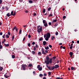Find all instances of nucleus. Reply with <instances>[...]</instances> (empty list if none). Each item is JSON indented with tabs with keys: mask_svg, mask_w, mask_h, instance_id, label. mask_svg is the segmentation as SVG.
<instances>
[{
	"mask_svg": "<svg viewBox=\"0 0 79 79\" xmlns=\"http://www.w3.org/2000/svg\"><path fill=\"white\" fill-rule=\"evenodd\" d=\"M46 60L45 61V63L46 64H49V63H52V59H51L49 61V57L48 56H47L46 58Z\"/></svg>",
	"mask_w": 79,
	"mask_h": 79,
	"instance_id": "1",
	"label": "nucleus"
},
{
	"mask_svg": "<svg viewBox=\"0 0 79 79\" xmlns=\"http://www.w3.org/2000/svg\"><path fill=\"white\" fill-rule=\"evenodd\" d=\"M42 31V27L39 25L37 28V32H38V33L39 34L40 32H41Z\"/></svg>",
	"mask_w": 79,
	"mask_h": 79,
	"instance_id": "2",
	"label": "nucleus"
},
{
	"mask_svg": "<svg viewBox=\"0 0 79 79\" xmlns=\"http://www.w3.org/2000/svg\"><path fill=\"white\" fill-rule=\"evenodd\" d=\"M22 67L21 68H23V70H26V68L27 67V65H22Z\"/></svg>",
	"mask_w": 79,
	"mask_h": 79,
	"instance_id": "3",
	"label": "nucleus"
},
{
	"mask_svg": "<svg viewBox=\"0 0 79 79\" xmlns=\"http://www.w3.org/2000/svg\"><path fill=\"white\" fill-rule=\"evenodd\" d=\"M47 37H48V38H50V33H48L47 34Z\"/></svg>",
	"mask_w": 79,
	"mask_h": 79,
	"instance_id": "4",
	"label": "nucleus"
},
{
	"mask_svg": "<svg viewBox=\"0 0 79 79\" xmlns=\"http://www.w3.org/2000/svg\"><path fill=\"white\" fill-rule=\"evenodd\" d=\"M46 66L47 68H48L49 69V70H50V71H52V68H50V66H48V65H46Z\"/></svg>",
	"mask_w": 79,
	"mask_h": 79,
	"instance_id": "5",
	"label": "nucleus"
},
{
	"mask_svg": "<svg viewBox=\"0 0 79 79\" xmlns=\"http://www.w3.org/2000/svg\"><path fill=\"white\" fill-rule=\"evenodd\" d=\"M43 44L44 45V46L46 45V44H47V42L45 41H44L43 42Z\"/></svg>",
	"mask_w": 79,
	"mask_h": 79,
	"instance_id": "6",
	"label": "nucleus"
},
{
	"mask_svg": "<svg viewBox=\"0 0 79 79\" xmlns=\"http://www.w3.org/2000/svg\"><path fill=\"white\" fill-rule=\"evenodd\" d=\"M55 67L56 69H57V68H59V66L58 65H55Z\"/></svg>",
	"mask_w": 79,
	"mask_h": 79,
	"instance_id": "7",
	"label": "nucleus"
},
{
	"mask_svg": "<svg viewBox=\"0 0 79 79\" xmlns=\"http://www.w3.org/2000/svg\"><path fill=\"white\" fill-rule=\"evenodd\" d=\"M73 52H70L69 53V55L71 56H73Z\"/></svg>",
	"mask_w": 79,
	"mask_h": 79,
	"instance_id": "8",
	"label": "nucleus"
},
{
	"mask_svg": "<svg viewBox=\"0 0 79 79\" xmlns=\"http://www.w3.org/2000/svg\"><path fill=\"white\" fill-rule=\"evenodd\" d=\"M4 45H5V46L6 47H9V46H10V44H4Z\"/></svg>",
	"mask_w": 79,
	"mask_h": 79,
	"instance_id": "9",
	"label": "nucleus"
},
{
	"mask_svg": "<svg viewBox=\"0 0 79 79\" xmlns=\"http://www.w3.org/2000/svg\"><path fill=\"white\" fill-rule=\"evenodd\" d=\"M44 25L45 27L48 26V24H47V22L46 23H44Z\"/></svg>",
	"mask_w": 79,
	"mask_h": 79,
	"instance_id": "10",
	"label": "nucleus"
},
{
	"mask_svg": "<svg viewBox=\"0 0 79 79\" xmlns=\"http://www.w3.org/2000/svg\"><path fill=\"white\" fill-rule=\"evenodd\" d=\"M33 67V65L32 64H30L28 65V67Z\"/></svg>",
	"mask_w": 79,
	"mask_h": 79,
	"instance_id": "11",
	"label": "nucleus"
},
{
	"mask_svg": "<svg viewBox=\"0 0 79 79\" xmlns=\"http://www.w3.org/2000/svg\"><path fill=\"white\" fill-rule=\"evenodd\" d=\"M38 70L39 71H42V68L40 67L38 69Z\"/></svg>",
	"mask_w": 79,
	"mask_h": 79,
	"instance_id": "12",
	"label": "nucleus"
},
{
	"mask_svg": "<svg viewBox=\"0 0 79 79\" xmlns=\"http://www.w3.org/2000/svg\"><path fill=\"white\" fill-rule=\"evenodd\" d=\"M57 21V20L56 19H53L52 20L53 23H55Z\"/></svg>",
	"mask_w": 79,
	"mask_h": 79,
	"instance_id": "13",
	"label": "nucleus"
},
{
	"mask_svg": "<svg viewBox=\"0 0 79 79\" xmlns=\"http://www.w3.org/2000/svg\"><path fill=\"white\" fill-rule=\"evenodd\" d=\"M43 22L44 24H45V23H47V21L46 20H43Z\"/></svg>",
	"mask_w": 79,
	"mask_h": 79,
	"instance_id": "14",
	"label": "nucleus"
},
{
	"mask_svg": "<svg viewBox=\"0 0 79 79\" xmlns=\"http://www.w3.org/2000/svg\"><path fill=\"white\" fill-rule=\"evenodd\" d=\"M28 2L29 3H33V1L32 0H30L28 1Z\"/></svg>",
	"mask_w": 79,
	"mask_h": 79,
	"instance_id": "15",
	"label": "nucleus"
},
{
	"mask_svg": "<svg viewBox=\"0 0 79 79\" xmlns=\"http://www.w3.org/2000/svg\"><path fill=\"white\" fill-rule=\"evenodd\" d=\"M31 53L33 55H35V52L34 51H32Z\"/></svg>",
	"mask_w": 79,
	"mask_h": 79,
	"instance_id": "16",
	"label": "nucleus"
},
{
	"mask_svg": "<svg viewBox=\"0 0 79 79\" xmlns=\"http://www.w3.org/2000/svg\"><path fill=\"white\" fill-rule=\"evenodd\" d=\"M45 48L46 49V50H48V49L49 48L48 46H45Z\"/></svg>",
	"mask_w": 79,
	"mask_h": 79,
	"instance_id": "17",
	"label": "nucleus"
},
{
	"mask_svg": "<svg viewBox=\"0 0 79 79\" xmlns=\"http://www.w3.org/2000/svg\"><path fill=\"white\" fill-rule=\"evenodd\" d=\"M38 55H39V56H40L41 55V52H39L38 53Z\"/></svg>",
	"mask_w": 79,
	"mask_h": 79,
	"instance_id": "18",
	"label": "nucleus"
},
{
	"mask_svg": "<svg viewBox=\"0 0 79 79\" xmlns=\"http://www.w3.org/2000/svg\"><path fill=\"white\" fill-rule=\"evenodd\" d=\"M43 13H45V9H44L43 10Z\"/></svg>",
	"mask_w": 79,
	"mask_h": 79,
	"instance_id": "19",
	"label": "nucleus"
},
{
	"mask_svg": "<svg viewBox=\"0 0 79 79\" xmlns=\"http://www.w3.org/2000/svg\"><path fill=\"white\" fill-rule=\"evenodd\" d=\"M49 38L48 37H46V38H45V40H47V41H48V40Z\"/></svg>",
	"mask_w": 79,
	"mask_h": 79,
	"instance_id": "20",
	"label": "nucleus"
},
{
	"mask_svg": "<svg viewBox=\"0 0 79 79\" xmlns=\"http://www.w3.org/2000/svg\"><path fill=\"white\" fill-rule=\"evenodd\" d=\"M71 69L72 70H74V69H75V68H74L73 67H71Z\"/></svg>",
	"mask_w": 79,
	"mask_h": 79,
	"instance_id": "21",
	"label": "nucleus"
},
{
	"mask_svg": "<svg viewBox=\"0 0 79 79\" xmlns=\"http://www.w3.org/2000/svg\"><path fill=\"white\" fill-rule=\"evenodd\" d=\"M42 54H45V51H44V50H43L42 51Z\"/></svg>",
	"mask_w": 79,
	"mask_h": 79,
	"instance_id": "22",
	"label": "nucleus"
},
{
	"mask_svg": "<svg viewBox=\"0 0 79 79\" xmlns=\"http://www.w3.org/2000/svg\"><path fill=\"white\" fill-rule=\"evenodd\" d=\"M39 40L40 41H42V40H43V38H42V37L40 38L39 39Z\"/></svg>",
	"mask_w": 79,
	"mask_h": 79,
	"instance_id": "23",
	"label": "nucleus"
},
{
	"mask_svg": "<svg viewBox=\"0 0 79 79\" xmlns=\"http://www.w3.org/2000/svg\"><path fill=\"white\" fill-rule=\"evenodd\" d=\"M14 38H15V36H14V35H13L12 37V40H14Z\"/></svg>",
	"mask_w": 79,
	"mask_h": 79,
	"instance_id": "24",
	"label": "nucleus"
},
{
	"mask_svg": "<svg viewBox=\"0 0 79 79\" xmlns=\"http://www.w3.org/2000/svg\"><path fill=\"white\" fill-rule=\"evenodd\" d=\"M12 58H15V56L14 55H12Z\"/></svg>",
	"mask_w": 79,
	"mask_h": 79,
	"instance_id": "25",
	"label": "nucleus"
},
{
	"mask_svg": "<svg viewBox=\"0 0 79 79\" xmlns=\"http://www.w3.org/2000/svg\"><path fill=\"white\" fill-rule=\"evenodd\" d=\"M54 39H55V36H52V37L51 38V39L52 40H53Z\"/></svg>",
	"mask_w": 79,
	"mask_h": 79,
	"instance_id": "26",
	"label": "nucleus"
},
{
	"mask_svg": "<svg viewBox=\"0 0 79 79\" xmlns=\"http://www.w3.org/2000/svg\"><path fill=\"white\" fill-rule=\"evenodd\" d=\"M55 66H53L52 67V70H53V69H55Z\"/></svg>",
	"mask_w": 79,
	"mask_h": 79,
	"instance_id": "27",
	"label": "nucleus"
},
{
	"mask_svg": "<svg viewBox=\"0 0 79 79\" xmlns=\"http://www.w3.org/2000/svg\"><path fill=\"white\" fill-rule=\"evenodd\" d=\"M6 38H9V35H6Z\"/></svg>",
	"mask_w": 79,
	"mask_h": 79,
	"instance_id": "28",
	"label": "nucleus"
},
{
	"mask_svg": "<svg viewBox=\"0 0 79 79\" xmlns=\"http://www.w3.org/2000/svg\"><path fill=\"white\" fill-rule=\"evenodd\" d=\"M2 70H3V67H0V71H2Z\"/></svg>",
	"mask_w": 79,
	"mask_h": 79,
	"instance_id": "29",
	"label": "nucleus"
},
{
	"mask_svg": "<svg viewBox=\"0 0 79 79\" xmlns=\"http://www.w3.org/2000/svg\"><path fill=\"white\" fill-rule=\"evenodd\" d=\"M22 32V31L21 30H20L19 31V34H21Z\"/></svg>",
	"mask_w": 79,
	"mask_h": 79,
	"instance_id": "30",
	"label": "nucleus"
},
{
	"mask_svg": "<svg viewBox=\"0 0 79 79\" xmlns=\"http://www.w3.org/2000/svg\"><path fill=\"white\" fill-rule=\"evenodd\" d=\"M6 16H8V17H10V13H8L7 14Z\"/></svg>",
	"mask_w": 79,
	"mask_h": 79,
	"instance_id": "31",
	"label": "nucleus"
},
{
	"mask_svg": "<svg viewBox=\"0 0 79 79\" xmlns=\"http://www.w3.org/2000/svg\"><path fill=\"white\" fill-rule=\"evenodd\" d=\"M36 49H37V48H36L35 47H34L33 48V50L35 51L36 50Z\"/></svg>",
	"mask_w": 79,
	"mask_h": 79,
	"instance_id": "32",
	"label": "nucleus"
},
{
	"mask_svg": "<svg viewBox=\"0 0 79 79\" xmlns=\"http://www.w3.org/2000/svg\"><path fill=\"white\" fill-rule=\"evenodd\" d=\"M58 23H55V24L54 25V26L55 27H56V26H58Z\"/></svg>",
	"mask_w": 79,
	"mask_h": 79,
	"instance_id": "33",
	"label": "nucleus"
},
{
	"mask_svg": "<svg viewBox=\"0 0 79 79\" xmlns=\"http://www.w3.org/2000/svg\"><path fill=\"white\" fill-rule=\"evenodd\" d=\"M47 34H45L44 35V38H45V37H47Z\"/></svg>",
	"mask_w": 79,
	"mask_h": 79,
	"instance_id": "34",
	"label": "nucleus"
},
{
	"mask_svg": "<svg viewBox=\"0 0 79 79\" xmlns=\"http://www.w3.org/2000/svg\"><path fill=\"white\" fill-rule=\"evenodd\" d=\"M40 77H42L43 76V75L42 74H40Z\"/></svg>",
	"mask_w": 79,
	"mask_h": 79,
	"instance_id": "35",
	"label": "nucleus"
},
{
	"mask_svg": "<svg viewBox=\"0 0 79 79\" xmlns=\"http://www.w3.org/2000/svg\"><path fill=\"white\" fill-rule=\"evenodd\" d=\"M16 15V11H15L13 15V16H15Z\"/></svg>",
	"mask_w": 79,
	"mask_h": 79,
	"instance_id": "36",
	"label": "nucleus"
},
{
	"mask_svg": "<svg viewBox=\"0 0 79 79\" xmlns=\"http://www.w3.org/2000/svg\"><path fill=\"white\" fill-rule=\"evenodd\" d=\"M11 15H13V11H11Z\"/></svg>",
	"mask_w": 79,
	"mask_h": 79,
	"instance_id": "37",
	"label": "nucleus"
},
{
	"mask_svg": "<svg viewBox=\"0 0 79 79\" xmlns=\"http://www.w3.org/2000/svg\"><path fill=\"white\" fill-rule=\"evenodd\" d=\"M40 65H38L37 67V68H40Z\"/></svg>",
	"mask_w": 79,
	"mask_h": 79,
	"instance_id": "38",
	"label": "nucleus"
},
{
	"mask_svg": "<svg viewBox=\"0 0 79 79\" xmlns=\"http://www.w3.org/2000/svg\"><path fill=\"white\" fill-rule=\"evenodd\" d=\"M4 77H6V78H7V77H9L7 76L6 75H4Z\"/></svg>",
	"mask_w": 79,
	"mask_h": 79,
	"instance_id": "39",
	"label": "nucleus"
},
{
	"mask_svg": "<svg viewBox=\"0 0 79 79\" xmlns=\"http://www.w3.org/2000/svg\"><path fill=\"white\" fill-rule=\"evenodd\" d=\"M51 10V7H49L48 9V11H50Z\"/></svg>",
	"mask_w": 79,
	"mask_h": 79,
	"instance_id": "40",
	"label": "nucleus"
},
{
	"mask_svg": "<svg viewBox=\"0 0 79 79\" xmlns=\"http://www.w3.org/2000/svg\"><path fill=\"white\" fill-rule=\"evenodd\" d=\"M25 13H28V12L29 11H28L27 10H25Z\"/></svg>",
	"mask_w": 79,
	"mask_h": 79,
	"instance_id": "41",
	"label": "nucleus"
},
{
	"mask_svg": "<svg viewBox=\"0 0 79 79\" xmlns=\"http://www.w3.org/2000/svg\"><path fill=\"white\" fill-rule=\"evenodd\" d=\"M15 29H16V27H14V28H13V31H14V30H15Z\"/></svg>",
	"mask_w": 79,
	"mask_h": 79,
	"instance_id": "42",
	"label": "nucleus"
},
{
	"mask_svg": "<svg viewBox=\"0 0 79 79\" xmlns=\"http://www.w3.org/2000/svg\"><path fill=\"white\" fill-rule=\"evenodd\" d=\"M2 45H0V49H2Z\"/></svg>",
	"mask_w": 79,
	"mask_h": 79,
	"instance_id": "43",
	"label": "nucleus"
},
{
	"mask_svg": "<svg viewBox=\"0 0 79 79\" xmlns=\"http://www.w3.org/2000/svg\"><path fill=\"white\" fill-rule=\"evenodd\" d=\"M5 34L4 35H3V36H2V38L3 39V38H5Z\"/></svg>",
	"mask_w": 79,
	"mask_h": 79,
	"instance_id": "44",
	"label": "nucleus"
},
{
	"mask_svg": "<svg viewBox=\"0 0 79 79\" xmlns=\"http://www.w3.org/2000/svg\"><path fill=\"white\" fill-rule=\"evenodd\" d=\"M48 75H51V72H49L48 73Z\"/></svg>",
	"mask_w": 79,
	"mask_h": 79,
	"instance_id": "45",
	"label": "nucleus"
},
{
	"mask_svg": "<svg viewBox=\"0 0 79 79\" xmlns=\"http://www.w3.org/2000/svg\"><path fill=\"white\" fill-rule=\"evenodd\" d=\"M56 35H58V32H56Z\"/></svg>",
	"mask_w": 79,
	"mask_h": 79,
	"instance_id": "46",
	"label": "nucleus"
},
{
	"mask_svg": "<svg viewBox=\"0 0 79 79\" xmlns=\"http://www.w3.org/2000/svg\"><path fill=\"white\" fill-rule=\"evenodd\" d=\"M2 34H3V33L2 32H0V35H2Z\"/></svg>",
	"mask_w": 79,
	"mask_h": 79,
	"instance_id": "47",
	"label": "nucleus"
},
{
	"mask_svg": "<svg viewBox=\"0 0 79 79\" xmlns=\"http://www.w3.org/2000/svg\"><path fill=\"white\" fill-rule=\"evenodd\" d=\"M31 37V35H28V38H30Z\"/></svg>",
	"mask_w": 79,
	"mask_h": 79,
	"instance_id": "48",
	"label": "nucleus"
},
{
	"mask_svg": "<svg viewBox=\"0 0 79 79\" xmlns=\"http://www.w3.org/2000/svg\"><path fill=\"white\" fill-rule=\"evenodd\" d=\"M2 0H0V4H2Z\"/></svg>",
	"mask_w": 79,
	"mask_h": 79,
	"instance_id": "49",
	"label": "nucleus"
},
{
	"mask_svg": "<svg viewBox=\"0 0 79 79\" xmlns=\"http://www.w3.org/2000/svg\"><path fill=\"white\" fill-rule=\"evenodd\" d=\"M31 45V44L30 43H29L28 44V47H30Z\"/></svg>",
	"mask_w": 79,
	"mask_h": 79,
	"instance_id": "50",
	"label": "nucleus"
},
{
	"mask_svg": "<svg viewBox=\"0 0 79 79\" xmlns=\"http://www.w3.org/2000/svg\"><path fill=\"white\" fill-rule=\"evenodd\" d=\"M8 34L9 35H11V34L10 33V32H8Z\"/></svg>",
	"mask_w": 79,
	"mask_h": 79,
	"instance_id": "51",
	"label": "nucleus"
},
{
	"mask_svg": "<svg viewBox=\"0 0 79 79\" xmlns=\"http://www.w3.org/2000/svg\"><path fill=\"white\" fill-rule=\"evenodd\" d=\"M32 45H35V42H33L32 43Z\"/></svg>",
	"mask_w": 79,
	"mask_h": 79,
	"instance_id": "52",
	"label": "nucleus"
},
{
	"mask_svg": "<svg viewBox=\"0 0 79 79\" xmlns=\"http://www.w3.org/2000/svg\"><path fill=\"white\" fill-rule=\"evenodd\" d=\"M20 2L21 3V2H23V0H19Z\"/></svg>",
	"mask_w": 79,
	"mask_h": 79,
	"instance_id": "53",
	"label": "nucleus"
},
{
	"mask_svg": "<svg viewBox=\"0 0 79 79\" xmlns=\"http://www.w3.org/2000/svg\"><path fill=\"white\" fill-rule=\"evenodd\" d=\"M49 47H50V48H52V45H49Z\"/></svg>",
	"mask_w": 79,
	"mask_h": 79,
	"instance_id": "54",
	"label": "nucleus"
},
{
	"mask_svg": "<svg viewBox=\"0 0 79 79\" xmlns=\"http://www.w3.org/2000/svg\"><path fill=\"white\" fill-rule=\"evenodd\" d=\"M35 47H36V48H37L38 47V45L37 44H35Z\"/></svg>",
	"mask_w": 79,
	"mask_h": 79,
	"instance_id": "55",
	"label": "nucleus"
},
{
	"mask_svg": "<svg viewBox=\"0 0 79 79\" xmlns=\"http://www.w3.org/2000/svg\"><path fill=\"white\" fill-rule=\"evenodd\" d=\"M49 17L50 16H53V15L52 14H50L49 15Z\"/></svg>",
	"mask_w": 79,
	"mask_h": 79,
	"instance_id": "56",
	"label": "nucleus"
},
{
	"mask_svg": "<svg viewBox=\"0 0 79 79\" xmlns=\"http://www.w3.org/2000/svg\"><path fill=\"white\" fill-rule=\"evenodd\" d=\"M66 18V16H63V19H65Z\"/></svg>",
	"mask_w": 79,
	"mask_h": 79,
	"instance_id": "57",
	"label": "nucleus"
},
{
	"mask_svg": "<svg viewBox=\"0 0 79 79\" xmlns=\"http://www.w3.org/2000/svg\"><path fill=\"white\" fill-rule=\"evenodd\" d=\"M70 49H72V48H73V46H70Z\"/></svg>",
	"mask_w": 79,
	"mask_h": 79,
	"instance_id": "58",
	"label": "nucleus"
},
{
	"mask_svg": "<svg viewBox=\"0 0 79 79\" xmlns=\"http://www.w3.org/2000/svg\"><path fill=\"white\" fill-rule=\"evenodd\" d=\"M51 24H52V23H51V22H49V25L50 26V25H51Z\"/></svg>",
	"mask_w": 79,
	"mask_h": 79,
	"instance_id": "59",
	"label": "nucleus"
},
{
	"mask_svg": "<svg viewBox=\"0 0 79 79\" xmlns=\"http://www.w3.org/2000/svg\"><path fill=\"white\" fill-rule=\"evenodd\" d=\"M36 13H34V16H36Z\"/></svg>",
	"mask_w": 79,
	"mask_h": 79,
	"instance_id": "60",
	"label": "nucleus"
},
{
	"mask_svg": "<svg viewBox=\"0 0 79 79\" xmlns=\"http://www.w3.org/2000/svg\"><path fill=\"white\" fill-rule=\"evenodd\" d=\"M56 79H60V77H57L56 78Z\"/></svg>",
	"mask_w": 79,
	"mask_h": 79,
	"instance_id": "61",
	"label": "nucleus"
},
{
	"mask_svg": "<svg viewBox=\"0 0 79 79\" xmlns=\"http://www.w3.org/2000/svg\"><path fill=\"white\" fill-rule=\"evenodd\" d=\"M15 30L17 32H18V28H15Z\"/></svg>",
	"mask_w": 79,
	"mask_h": 79,
	"instance_id": "62",
	"label": "nucleus"
},
{
	"mask_svg": "<svg viewBox=\"0 0 79 79\" xmlns=\"http://www.w3.org/2000/svg\"><path fill=\"white\" fill-rule=\"evenodd\" d=\"M77 44H79V40H77Z\"/></svg>",
	"mask_w": 79,
	"mask_h": 79,
	"instance_id": "63",
	"label": "nucleus"
},
{
	"mask_svg": "<svg viewBox=\"0 0 79 79\" xmlns=\"http://www.w3.org/2000/svg\"><path fill=\"white\" fill-rule=\"evenodd\" d=\"M43 79H46V77H44L43 78Z\"/></svg>",
	"mask_w": 79,
	"mask_h": 79,
	"instance_id": "64",
	"label": "nucleus"
}]
</instances>
